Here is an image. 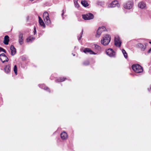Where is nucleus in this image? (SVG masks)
Listing matches in <instances>:
<instances>
[{"mask_svg":"<svg viewBox=\"0 0 151 151\" xmlns=\"http://www.w3.org/2000/svg\"><path fill=\"white\" fill-rule=\"evenodd\" d=\"M4 70L6 73H9L10 72V66L9 65H6L4 68Z\"/></svg>","mask_w":151,"mask_h":151,"instance_id":"nucleus-16","label":"nucleus"},{"mask_svg":"<svg viewBox=\"0 0 151 151\" xmlns=\"http://www.w3.org/2000/svg\"><path fill=\"white\" fill-rule=\"evenodd\" d=\"M106 29V28L104 26H103L102 27H100L97 32V34L96 35V37H99L100 35H101L102 32L103 31H105Z\"/></svg>","mask_w":151,"mask_h":151,"instance_id":"nucleus-5","label":"nucleus"},{"mask_svg":"<svg viewBox=\"0 0 151 151\" xmlns=\"http://www.w3.org/2000/svg\"><path fill=\"white\" fill-rule=\"evenodd\" d=\"M34 34L35 35L36 33V29H35V28H34Z\"/></svg>","mask_w":151,"mask_h":151,"instance_id":"nucleus-32","label":"nucleus"},{"mask_svg":"<svg viewBox=\"0 0 151 151\" xmlns=\"http://www.w3.org/2000/svg\"><path fill=\"white\" fill-rule=\"evenodd\" d=\"M65 79L64 78H60L59 79L57 80L56 81L57 82H61L64 81L65 80Z\"/></svg>","mask_w":151,"mask_h":151,"instance_id":"nucleus-23","label":"nucleus"},{"mask_svg":"<svg viewBox=\"0 0 151 151\" xmlns=\"http://www.w3.org/2000/svg\"><path fill=\"white\" fill-rule=\"evenodd\" d=\"M38 18L39 22L40 24L41 25V26L43 27H45V24L42 20L40 16L38 17Z\"/></svg>","mask_w":151,"mask_h":151,"instance_id":"nucleus-18","label":"nucleus"},{"mask_svg":"<svg viewBox=\"0 0 151 151\" xmlns=\"http://www.w3.org/2000/svg\"><path fill=\"white\" fill-rule=\"evenodd\" d=\"M83 30L82 29V32H81V33L80 34V36L79 37H78V40H80L81 38L82 37V35H83Z\"/></svg>","mask_w":151,"mask_h":151,"instance_id":"nucleus-28","label":"nucleus"},{"mask_svg":"<svg viewBox=\"0 0 151 151\" xmlns=\"http://www.w3.org/2000/svg\"><path fill=\"white\" fill-rule=\"evenodd\" d=\"M114 41L115 45L119 47H120L121 46V42L119 36H116L115 37Z\"/></svg>","mask_w":151,"mask_h":151,"instance_id":"nucleus-7","label":"nucleus"},{"mask_svg":"<svg viewBox=\"0 0 151 151\" xmlns=\"http://www.w3.org/2000/svg\"><path fill=\"white\" fill-rule=\"evenodd\" d=\"M132 68L134 71L136 73H141L143 71L142 67L139 64L133 65L132 66Z\"/></svg>","mask_w":151,"mask_h":151,"instance_id":"nucleus-1","label":"nucleus"},{"mask_svg":"<svg viewBox=\"0 0 151 151\" xmlns=\"http://www.w3.org/2000/svg\"><path fill=\"white\" fill-rule=\"evenodd\" d=\"M83 52L86 53H89L90 54H96V53H95L94 52L89 48H86L85 49Z\"/></svg>","mask_w":151,"mask_h":151,"instance_id":"nucleus-12","label":"nucleus"},{"mask_svg":"<svg viewBox=\"0 0 151 151\" xmlns=\"http://www.w3.org/2000/svg\"><path fill=\"white\" fill-rule=\"evenodd\" d=\"M73 55L74 56H75V54H74V55Z\"/></svg>","mask_w":151,"mask_h":151,"instance_id":"nucleus-35","label":"nucleus"},{"mask_svg":"<svg viewBox=\"0 0 151 151\" xmlns=\"http://www.w3.org/2000/svg\"><path fill=\"white\" fill-rule=\"evenodd\" d=\"M14 71L16 75L17 73V67L16 65H15L14 68Z\"/></svg>","mask_w":151,"mask_h":151,"instance_id":"nucleus-26","label":"nucleus"},{"mask_svg":"<svg viewBox=\"0 0 151 151\" xmlns=\"http://www.w3.org/2000/svg\"><path fill=\"white\" fill-rule=\"evenodd\" d=\"M138 47L140 48L142 50H144L146 48V46L141 43H139L137 45Z\"/></svg>","mask_w":151,"mask_h":151,"instance_id":"nucleus-19","label":"nucleus"},{"mask_svg":"<svg viewBox=\"0 0 151 151\" xmlns=\"http://www.w3.org/2000/svg\"><path fill=\"white\" fill-rule=\"evenodd\" d=\"M35 38L33 37H28L27 39V42H32L34 40Z\"/></svg>","mask_w":151,"mask_h":151,"instance_id":"nucleus-21","label":"nucleus"},{"mask_svg":"<svg viewBox=\"0 0 151 151\" xmlns=\"http://www.w3.org/2000/svg\"><path fill=\"white\" fill-rule=\"evenodd\" d=\"M62 16H63L64 14V10H63V11H62Z\"/></svg>","mask_w":151,"mask_h":151,"instance_id":"nucleus-33","label":"nucleus"},{"mask_svg":"<svg viewBox=\"0 0 151 151\" xmlns=\"http://www.w3.org/2000/svg\"><path fill=\"white\" fill-rule=\"evenodd\" d=\"M43 18L45 22L47 24H50L51 21L49 17L48 13L47 12H45L43 14Z\"/></svg>","mask_w":151,"mask_h":151,"instance_id":"nucleus-3","label":"nucleus"},{"mask_svg":"<svg viewBox=\"0 0 151 151\" xmlns=\"http://www.w3.org/2000/svg\"><path fill=\"white\" fill-rule=\"evenodd\" d=\"M106 54L111 57H114L115 54V52L111 49H109L106 51Z\"/></svg>","mask_w":151,"mask_h":151,"instance_id":"nucleus-8","label":"nucleus"},{"mask_svg":"<svg viewBox=\"0 0 151 151\" xmlns=\"http://www.w3.org/2000/svg\"><path fill=\"white\" fill-rule=\"evenodd\" d=\"M10 50L11 51V55H13L16 53V49L13 45H11L10 47Z\"/></svg>","mask_w":151,"mask_h":151,"instance_id":"nucleus-15","label":"nucleus"},{"mask_svg":"<svg viewBox=\"0 0 151 151\" xmlns=\"http://www.w3.org/2000/svg\"><path fill=\"white\" fill-rule=\"evenodd\" d=\"M119 5L118 1H114L111 3L109 6L110 7H114L116 6L119 7Z\"/></svg>","mask_w":151,"mask_h":151,"instance_id":"nucleus-11","label":"nucleus"},{"mask_svg":"<svg viewBox=\"0 0 151 151\" xmlns=\"http://www.w3.org/2000/svg\"><path fill=\"white\" fill-rule=\"evenodd\" d=\"M0 59L2 63L7 62L8 61V58L4 53H2L0 55Z\"/></svg>","mask_w":151,"mask_h":151,"instance_id":"nucleus-9","label":"nucleus"},{"mask_svg":"<svg viewBox=\"0 0 151 151\" xmlns=\"http://www.w3.org/2000/svg\"><path fill=\"white\" fill-rule=\"evenodd\" d=\"M89 64V62L88 61H87L84 62L83 63V64L84 65H88Z\"/></svg>","mask_w":151,"mask_h":151,"instance_id":"nucleus-27","label":"nucleus"},{"mask_svg":"<svg viewBox=\"0 0 151 151\" xmlns=\"http://www.w3.org/2000/svg\"><path fill=\"white\" fill-rule=\"evenodd\" d=\"M151 52V48L148 50L147 52L148 53H150Z\"/></svg>","mask_w":151,"mask_h":151,"instance_id":"nucleus-31","label":"nucleus"},{"mask_svg":"<svg viewBox=\"0 0 151 151\" xmlns=\"http://www.w3.org/2000/svg\"><path fill=\"white\" fill-rule=\"evenodd\" d=\"M74 3L75 6L77 8H78L79 7V5L78 3V2H74Z\"/></svg>","mask_w":151,"mask_h":151,"instance_id":"nucleus-29","label":"nucleus"},{"mask_svg":"<svg viewBox=\"0 0 151 151\" xmlns=\"http://www.w3.org/2000/svg\"><path fill=\"white\" fill-rule=\"evenodd\" d=\"M23 33L22 32H20L19 35L18 41L19 42L20 45H22L23 42Z\"/></svg>","mask_w":151,"mask_h":151,"instance_id":"nucleus-10","label":"nucleus"},{"mask_svg":"<svg viewBox=\"0 0 151 151\" xmlns=\"http://www.w3.org/2000/svg\"><path fill=\"white\" fill-rule=\"evenodd\" d=\"M39 86L40 87H41L42 88L44 89L45 90H47L48 89H49L47 87H44V86L43 84H39Z\"/></svg>","mask_w":151,"mask_h":151,"instance_id":"nucleus-24","label":"nucleus"},{"mask_svg":"<svg viewBox=\"0 0 151 151\" xmlns=\"http://www.w3.org/2000/svg\"><path fill=\"white\" fill-rule=\"evenodd\" d=\"M3 51L5 53L6 52V51L2 48L0 47V52Z\"/></svg>","mask_w":151,"mask_h":151,"instance_id":"nucleus-30","label":"nucleus"},{"mask_svg":"<svg viewBox=\"0 0 151 151\" xmlns=\"http://www.w3.org/2000/svg\"><path fill=\"white\" fill-rule=\"evenodd\" d=\"M9 37L8 35H6L4 37V42L5 44L6 45L8 44L9 41Z\"/></svg>","mask_w":151,"mask_h":151,"instance_id":"nucleus-17","label":"nucleus"},{"mask_svg":"<svg viewBox=\"0 0 151 151\" xmlns=\"http://www.w3.org/2000/svg\"><path fill=\"white\" fill-rule=\"evenodd\" d=\"M133 5V2L132 1H129L124 4V7L125 9H130L132 8Z\"/></svg>","mask_w":151,"mask_h":151,"instance_id":"nucleus-6","label":"nucleus"},{"mask_svg":"<svg viewBox=\"0 0 151 151\" xmlns=\"http://www.w3.org/2000/svg\"><path fill=\"white\" fill-rule=\"evenodd\" d=\"M81 4L84 7H87L88 6V4L85 0H82Z\"/></svg>","mask_w":151,"mask_h":151,"instance_id":"nucleus-20","label":"nucleus"},{"mask_svg":"<svg viewBox=\"0 0 151 151\" xmlns=\"http://www.w3.org/2000/svg\"><path fill=\"white\" fill-rule=\"evenodd\" d=\"M138 6L139 8L143 9L145 8L146 4L144 2L141 1L139 3Z\"/></svg>","mask_w":151,"mask_h":151,"instance_id":"nucleus-14","label":"nucleus"},{"mask_svg":"<svg viewBox=\"0 0 151 151\" xmlns=\"http://www.w3.org/2000/svg\"><path fill=\"white\" fill-rule=\"evenodd\" d=\"M78 0H74V2H77Z\"/></svg>","mask_w":151,"mask_h":151,"instance_id":"nucleus-34","label":"nucleus"},{"mask_svg":"<svg viewBox=\"0 0 151 151\" xmlns=\"http://www.w3.org/2000/svg\"><path fill=\"white\" fill-rule=\"evenodd\" d=\"M111 37L109 35H106L101 41V43L104 45H106L109 43Z\"/></svg>","mask_w":151,"mask_h":151,"instance_id":"nucleus-2","label":"nucleus"},{"mask_svg":"<svg viewBox=\"0 0 151 151\" xmlns=\"http://www.w3.org/2000/svg\"><path fill=\"white\" fill-rule=\"evenodd\" d=\"M122 51L124 57L126 58H127L128 57L127 55L125 50L124 49H122Z\"/></svg>","mask_w":151,"mask_h":151,"instance_id":"nucleus-22","label":"nucleus"},{"mask_svg":"<svg viewBox=\"0 0 151 151\" xmlns=\"http://www.w3.org/2000/svg\"><path fill=\"white\" fill-rule=\"evenodd\" d=\"M61 137L62 139L65 140L68 138V135L65 132H62L60 134Z\"/></svg>","mask_w":151,"mask_h":151,"instance_id":"nucleus-13","label":"nucleus"},{"mask_svg":"<svg viewBox=\"0 0 151 151\" xmlns=\"http://www.w3.org/2000/svg\"><path fill=\"white\" fill-rule=\"evenodd\" d=\"M82 18L84 20H90L93 18L94 16L92 14L89 13L83 15Z\"/></svg>","mask_w":151,"mask_h":151,"instance_id":"nucleus-4","label":"nucleus"},{"mask_svg":"<svg viewBox=\"0 0 151 151\" xmlns=\"http://www.w3.org/2000/svg\"><path fill=\"white\" fill-rule=\"evenodd\" d=\"M95 47L98 50H100L101 49V47L97 45H95Z\"/></svg>","mask_w":151,"mask_h":151,"instance_id":"nucleus-25","label":"nucleus"}]
</instances>
